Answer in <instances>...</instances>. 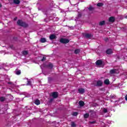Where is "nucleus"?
Returning <instances> with one entry per match:
<instances>
[{"label": "nucleus", "mask_w": 127, "mask_h": 127, "mask_svg": "<svg viewBox=\"0 0 127 127\" xmlns=\"http://www.w3.org/2000/svg\"><path fill=\"white\" fill-rule=\"evenodd\" d=\"M8 84H11V87H12V88H14V87H15V85L11 82H8Z\"/></svg>", "instance_id": "19"}, {"label": "nucleus", "mask_w": 127, "mask_h": 127, "mask_svg": "<svg viewBox=\"0 0 127 127\" xmlns=\"http://www.w3.org/2000/svg\"><path fill=\"white\" fill-rule=\"evenodd\" d=\"M102 126H104V125H105V123H102Z\"/></svg>", "instance_id": "34"}, {"label": "nucleus", "mask_w": 127, "mask_h": 127, "mask_svg": "<svg viewBox=\"0 0 127 127\" xmlns=\"http://www.w3.org/2000/svg\"><path fill=\"white\" fill-rule=\"evenodd\" d=\"M94 9V8H93L92 6H90L89 7V10H93Z\"/></svg>", "instance_id": "29"}, {"label": "nucleus", "mask_w": 127, "mask_h": 127, "mask_svg": "<svg viewBox=\"0 0 127 127\" xmlns=\"http://www.w3.org/2000/svg\"><path fill=\"white\" fill-rule=\"evenodd\" d=\"M40 41L42 42V43H44V42H46V39L44 38H41L40 39Z\"/></svg>", "instance_id": "13"}, {"label": "nucleus", "mask_w": 127, "mask_h": 127, "mask_svg": "<svg viewBox=\"0 0 127 127\" xmlns=\"http://www.w3.org/2000/svg\"><path fill=\"white\" fill-rule=\"evenodd\" d=\"M115 17H110L109 18V20L110 22H114V21H115Z\"/></svg>", "instance_id": "8"}, {"label": "nucleus", "mask_w": 127, "mask_h": 127, "mask_svg": "<svg viewBox=\"0 0 127 127\" xmlns=\"http://www.w3.org/2000/svg\"><path fill=\"white\" fill-rule=\"evenodd\" d=\"M27 85H31V82H30V81H28V83H27Z\"/></svg>", "instance_id": "33"}, {"label": "nucleus", "mask_w": 127, "mask_h": 127, "mask_svg": "<svg viewBox=\"0 0 127 127\" xmlns=\"http://www.w3.org/2000/svg\"><path fill=\"white\" fill-rule=\"evenodd\" d=\"M78 92L80 94H84V93H85V89L83 88H79L78 89Z\"/></svg>", "instance_id": "4"}, {"label": "nucleus", "mask_w": 127, "mask_h": 127, "mask_svg": "<svg viewBox=\"0 0 127 127\" xmlns=\"http://www.w3.org/2000/svg\"><path fill=\"white\" fill-rule=\"evenodd\" d=\"M104 84H106V85H109L110 84V81L109 79H106L104 81Z\"/></svg>", "instance_id": "14"}, {"label": "nucleus", "mask_w": 127, "mask_h": 127, "mask_svg": "<svg viewBox=\"0 0 127 127\" xmlns=\"http://www.w3.org/2000/svg\"><path fill=\"white\" fill-rule=\"evenodd\" d=\"M79 52H80V50L79 49H77L74 51V53L75 54H78V53H79Z\"/></svg>", "instance_id": "20"}, {"label": "nucleus", "mask_w": 127, "mask_h": 127, "mask_svg": "<svg viewBox=\"0 0 127 127\" xmlns=\"http://www.w3.org/2000/svg\"><path fill=\"white\" fill-rule=\"evenodd\" d=\"M48 67L49 68H50L51 69L52 68H53V65L52 64H49L48 65Z\"/></svg>", "instance_id": "22"}, {"label": "nucleus", "mask_w": 127, "mask_h": 127, "mask_svg": "<svg viewBox=\"0 0 127 127\" xmlns=\"http://www.w3.org/2000/svg\"><path fill=\"white\" fill-rule=\"evenodd\" d=\"M72 116L76 117V116H78V113L77 112H73L72 113Z\"/></svg>", "instance_id": "24"}, {"label": "nucleus", "mask_w": 127, "mask_h": 127, "mask_svg": "<svg viewBox=\"0 0 127 127\" xmlns=\"http://www.w3.org/2000/svg\"><path fill=\"white\" fill-rule=\"evenodd\" d=\"M115 102H117V101H116Z\"/></svg>", "instance_id": "37"}, {"label": "nucleus", "mask_w": 127, "mask_h": 127, "mask_svg": "<svg viewBox=\"0 0 127 127\" xmlns=\"http://www.w3.org/2000/svg\"><path fill=\"white\" fill-rule=\"evenodd\" d=\"M105 21H102L99 22V25H104L105 24Z\"/></svg>", "instance_id": "18"}, {"label": "nucleus", "mask_w": 127, "mask_h": 127, "mask_svg": "<svg viewBox=\"0 0 127 127\" xmlns=\"http://www.w3.org/2000/svg\"><path fill=\"white\" fill-rule=\"evenodd\" d=\"M110 73L111 74H114L115 73H116V74H119V70L114 69H111L110 70Z\"/></svg>", "instance_id": "3"}, {"label": "nucleus", "mask_w": 127, "mask_h": 127, "mask_svg": "<svg viewBox=\"0 0 127 127\" xmlns=\"http://www.w3.org/2000/svg\"><path fill=\"white\" fill-rule=\"evenodd\" d=\"M102 63H103V62H102V61H101V60H98V61H97L96 62V65H101Z\"/></svg>", "instance_id": "10"}, {"label": "nucleus", "mask_w": 127, "mask_h": 127, "mask_svg": "<svg viewBox=\"0 0 127 127\" xmlns=\"http://www.w3.org/2000/svg\"><path fill=\"white\" fill-rule=\"evenodd\" d=\"M103 3H98L97 4V6H103Z\"/></svg>", "instance_id": "27"}, {"label": "nucleus", "mask_w": 127, "mask_h": 127, "mask_svg": "<svg viewBox=\"0 0 127 127\" xmlns=\"http://www.w3.org/2000/svg\"><path fill=\"white\" fill-rule=\"evenodd\" d=\"M110 98H111V99H114V98H116V96L114 95H111Z\"/></svg>", "instance_id": "32"}, {"label": "nucleus", "mask_w": 127, "mask_h": 127, "mask_svg": "<svg viewBox=\"0 0 127 127\" xmlns=\"http://www.w3.org/2000/svg\"><path fill=\"white\" fill-rule=\"evenodd\" d=\"M102 111H103V113H104V114H106V113H108V109H107L103 108L102 109Z\"/></svg>", "instance_id": "17"}, {"label": "nucleus", "mask_w": 127, "mask_h": 127, "mask_svg": "<svg viewBox=\"0 0 127 127\" xmlns=\"http://www.w3.org/2000/svg\"><path fill=\"white\" fill-rule=\"evenodd\" d=\"M52 96L53 98H57L58 97V93L57 92H54L52 93Z\"/></svg>", "instance_id": "6"}, {"label": "nucleus", "mask_w": 127, "mask_h": 127, "mask_svg": "<svg viewBox=\"0 0 127 127\" xmlns=\"http://www.w3.org/2000/svg\"><path fill=\"white\" fill-rule=\"evenodd\" d=\"M107 54H112L113 53V50L109 49L106 51Z\"/></svg>", "instance_id": "5"}, {"label": "nucleus", "mask_w": 127, "mask_h": 127, "mask_svg": "<svg viewBox=\"0 0 127 127\" xmlns=\"http://www.w3.org/2000/svg\"><path fill=\"white\" fill-rule=\"evenodd\" d=\"M69 41V40L67 39H61L60 40V42H61V43H68Z\"/></svg>", "instance_id": "2"}, {"label": "nucleus", "mask_w": 127, "mask_h": 127, "mask_svg": "<svg viewBox=\"0 0 127 127\" xmlns=\"http://www.w3.org/2000/svg\"><path fill=\"white\" fill-rule=\"evenodd\" d=\"M5 99L4 98V97H0V102H3V101H4Z\"/></svg>", "instance_id": "26"}, {"label": "nucleus", "mask_w": 127, "mask_h": 127, "mask_svg": "<svg viewBox=\"0 0 127 127\" xmlns=\"http://www.w3.org/2000/svg\"><path fill=\"white\" fill-rule=\"evenodd\" d=\"M21 73V71L20 70H18L16 71V75H20Z\"/></svg>", "instance_id": "21"}, {"label": "nucleus", "mask_w": 127, "mask_h": 127, "mask_svg": "<svg viewBox=\"0 0 127 127\" xmlns=\"http://www.w3.org/2000/svg\"><path fill=\"white\" fill-rule=\"evenodd\" d=\"M46 60V58H45V57H43V59H42V61H45Z\"/></svg>", "instance_id": "30"}, {"label": "nucleus", "mask_w": 127, "mask_h": 127, "mask_svg": "<svg viewBox=\"0 0 127 127\" xmlns=\"http://www.w3.org/2000/svg\"><path fill=\"white\" fill-rule=\"evenodd\" d=\"M126 18H127V16H126Z\"/></svg>", "instance_id": "36"}, {"label": "nucleus", "mask_w": 127, "mask_h": 127, "mask_svg": "<svg viewBox=\"0 0 127 127\" xmlns=\"http://www.w3.org/2000/svg\"><path fill=\"white\" fill-rule=\"evenodd\" d=\"M71 126L72 127H76V124H75V123H74L73 122H72Z\"/></svg>", "instance_id": "28"}, {"label": "nucleus", "mask_w": 127, "mask_h": 127, "mask_svg": "<svg viewBox=\"0 0 127 127\" xmlns=\"http://www.w3.org/2000/svg\"><path fill=\"white\" fill-rule=\"evenodd\" d=\"M88 117H89V114H85L84 115V118L85 119H87Z\"/></svg>", "instance_id": "23"}, {"label": "nucleus", "mask_w": 127, "mask_h": 127, "mask_svg": "<svg viewBox=\"0 0 127 127\" xmlns=\"http://www.w3.org/2000/svg\"><path fill=\"white\" fill-rule=\"evenodd\" d=\"M85 37L87 38H91V37H93V35L91 34H86L85 35Z\"/></svg>", "instance_id": "9"}, {"label": "nucleus", "mask_w": 127, "mask_h": 127, "mask_svg": "<svg viewBox=\"0 0 127 127\" xmlns=\"http://www.w3.org/2000/svg\"><path fill=\"white\" fill-rule=\"evenodd\" d=\"M13 2L14 3H15V4H19V3L20 2V1H19V0H14Z\"/></svg>", "instance_id": "12"}, {"label": "nucleus", "mask_w": 127, "mask_h": 127, "mask_svg": "<svg viewBox=\"0 0 127 127\" xmlns=\"http://www.w3.org/2000/svg\"><path fill=\"white\" fill-rule=\"evenodd\" d=\"M17 23L18 25H19L20 26H23V27H27V24L25 23V22H23L22 21L20 20H18Z\"/></svg>", "instance_id": "1"}, {"label": "nucleus", "mask_w": 127, "mask_h": 127, "mask_svg": "<svg viewBox=\"0 0 127 127\" xmlns=\"http://www.w3.org/2000/svg\"><path fill=\"white\" fill-rule=\"evenodd\" d=\"M103 84V82H102V81L99 80L98 81H97V85L98 86H102Z\"/></svg>", "instance_id": "15"}, {"label": "nucleus", "mask_w": 127, "mask_h": 127, "mask_svg": "<svg viewBox=\"0 0 127 127\" xmlns=\"http://www.w3.org/2000/svg\"><path fill=\"white\" fill-rule=\"evenodd\" d=\"M35 105H37V106H38V105H40V101H39V100L37 99L35 101Z\"/></svg>", "instance_id": "11"}, {"label": "nucleus", "mask_w": 127, "mask_h": 127, "mask_svg": "<svg viewBox=\"0 0 127 127\" xmlns=\"http://www.w3.org/2000/svg\"><path fill=\"white\" fill-rule=\"evenodd\" d=\"M95 123H96V121H93V122H90L89 124H90L91 125L93 124H95Z\"/></svg>", "instance_id": "31"}, {"label": "nucleus", "mask_w": 127, "mask_h": 127, "mask_svg": "<svg viewBox=\"0 0 127 127\" xmlns=\"http://www.w3.org/2000/svg\"><path fill=\"white\" fill-rule=\"evenodd\" d=\"M79 106H80L81 107L83 106L84 105V102L80 101L79 102Z\"/></svg>", "instance_id": "16"}, {"label": "nucleus", "mask_w": 127, "mask_h": 127, "mask_svg": "<svg viewBox=\"0 0 127 127\" xmlns=\"http://www.w3.org/2000/svg\"><path fill=\"white\" fill-rule=\"evenodd\" d=\"M28 53L26 51H24L23 52V55H27Z\"/></svg>", "instance_id": "25"}, {"label": "nucleus", "mask_w": 127, "mask_h": 127, "mask_svg": "<svg viewBox=\"0 0 127 127\" xmlns=\"http://www.w3.org/2000/svg\"><path fill=\"white\" fill-rule=\"evenodd\" d=\"M55 38H56L55 35H51L50 36V39H51V40H53V39H55Z\"/></svg>", "instance_id": "7"}, {"label": "nucleus", "mask_w": 127, "mask_h": 127, "mask_svg": "<svg viewBox=\"0 0 127 127\" xmlns=\"http://www.w3.org/2000/svg\"><path fill=\"white\" fill-rule=\"evenodd\" d=\"M0 7H1V4L0 3Z\"/></svg>", "instance_id": "35"}]
</instances>
